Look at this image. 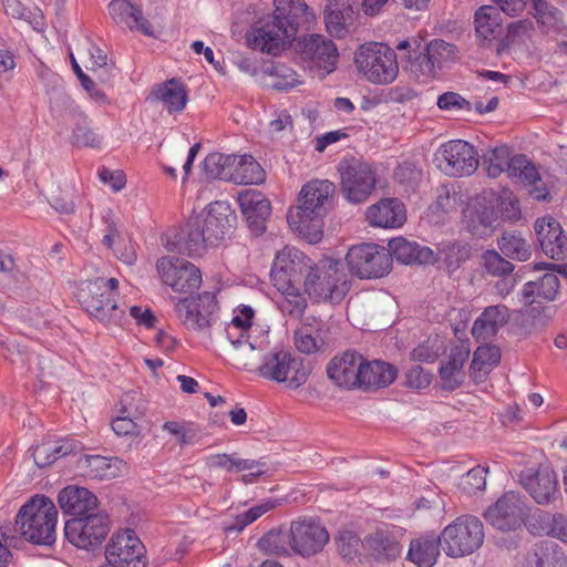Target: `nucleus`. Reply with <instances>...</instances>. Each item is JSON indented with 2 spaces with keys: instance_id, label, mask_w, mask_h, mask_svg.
<instances>
[{
  "instance_id": "nucleus-1",
  "label": "nucleus",
  "mask_w": 567,
  "mask_h": 567,
  "mask_svg": "<svg viewBox=\"0 0 567 567\" xmlns=\"http://www.w3.org/2000/svg\"><path fill=\"white\" fill-rule=\"evenodd\" d=\"M334 192L333 183L315 179L301 188L298 205L289 209L288 224L310 244H316L323 236L322 217L326 215V205Z\"/></svg>"
},
{
  "instance_id": "nucleus-2",
  "label": "nucleus",
  "mask_w": 567,
  "mask_h": 567,
  "mask_svg": "<svg viewBox=\"0 0 567 567\" xmlns=\"http://www.w3.org/2000/svg\"><path fill=\"white\" fill-rule=\"evenodd\" d=\"M237 215L225 200L210 203L202 218H197L188 230L185 249L189 257L202 256L207 248L219 246L236 227Z\"/></svg>"
},
{
  "instance_id": "nucleus-3",
  "label": "nucleus",
  "mask_w": 567,
  "mask_h": 567,
  "mask_svg": "<svg viewBox=\"0 0 567 567\" xmlns=\"http://www.w3.org/2000/svg\"><path fill=\"white\" fill-rule=\"evenodd\" d=\"M117 288L116 278L86 280L79 288L78 300L90 317L107 327H122L126 323V315L115 300Z\"/></svg>"
},
{
  "instance_id": "nucleus-4",
  "label": "nucleus",
  "mask_w": 567,
  "mask_h": 567,
  "mask_svg": "<svg viewBox=\"0 0 567 567\" xmlns=\"http://www.w3.org/2000/svg\"><path fill=\"white\" fill-rule=\"evenodd\" d=\"M58 511L47 496L31 497L17 515L16 524L21 537L34 545L48 546L55 542Z\"/></svg>"
},
{
  "instance_id": "nucleus-5",
  "label": "nucleus",
  "mask_w": 567,
  "mask_h": 567,
  "mask_svg": "<svg viewBox=\"0 0 567 567\" xmlns=\"http://www.w3.org/2000/svg\"><path fill=\"white\" fill-rule=\"evenodd\" d=\"M303 288L313 302L337 305L347 296L350 282L341 261L327 258L315 265L306 275Z\"/></svg>"
},
{
  "instance_id": "nucleus-6",
  "label": "nucleus",
  "mask_w": 567,
  "mask_h": 567,
  "mask_svg": "<svg viewBox=\"0 0 567 567\" xmlns=\"http://www.w3.org/2000/svg\"><path fill=\"white\" fill-rule=\"evenodd\" d=\"M353 61L360 76L374 85L391 84L399 75L396 53L385 43L361 44L354 51Z\"/></svg>"
},
{
  "instance_id": "nucleus-7",
  "label": "nucleus",
  "mask_w": 567,
  "mask_h": 567,
  "mask_svg": "<svg viewBox=\"0 0 567 567\" xmlns=\"http://www.w3.org/2000/svg\"><path fill=\"white\" fill-rule=\"evenodd\" d=\"M257 372L268 381L284 383L287 389L297 390L308 381L311 368L291 351L274 349L264 355Z\"/></svg>"
},
{
  "instance_id": "nucleus-8",
  "label": "nucleus",
  "mask_w": 567,
  "mask_h": 567,
  "mask_svg": "<svg viewBox=\"0 0 567 567\" xmlns=\"http://www.w3.org/2000/svg\"><path fill=\"white\" fill-rule=\"evenodd\" d=\"M484 525L473 515H462L445 526L440 535L441 546L450 557H463L476 551L484 543Z\"/></svg>"
},
{
  "instance_id": "nucleus-9",
  "label": "nucleus",
  "mask_w": 567,
  "mask_h": 567,
  "mask_svg": "<svg viewBox=\"0 0 567 567\" xmlns=\"http://www.w3.org/2000/svg\"><path fill=\"white\" fill-rule=\"evenodd\" d=\"M338 173L341 193L352 204L364 203L375 188V172L360 158L343 157L338 164Z\"/></svg>"
},
{
  "instance_id": "nucleus-10",
  "label": "nucleus",
  "mask_w": 567,
  "mask_h": 567,
  "mask_svg": "<svg viewBox=\"0 0 567 567\" xmlns=\"http://www.w3.org/2000/svg\"><path fill=\"white\" fill-rule=\"evenodd\" d=\"M219 310L216 295L204 291L196 296L181 298L174 311L181 323L188 330L208 332L216 322Z\"/></svg>"
},
{
  "instance_id": "nucleus-11",
  "label": "nucleus",
  "mask_w": 567,
  "mask_h": 567,
  "mask_svg": "<svg viewBox=\"0 0 567 567\" xmlns=\"http://www.w3.org/2000/svg\"><path fill=\"white\" fill-rule=\"evenodd\" d=\"M352 275L360 279H377L386 276L392 268L390 251L377 244L352 246L346 256Z\"/></svg>"
},
{
  "instance_id": "nucleus-12",
  "label": "nucleus",
  "mask_w": 567,
  "mask_h": 567,
  "mask_svg": "<svg viewBox=\"0 0 567 567\" xmlns=\"http://www.w3.org/2000/svg\"><path fill=\"white\" fill-rule=\"evenodd\" d=\"M436 167L446 176H471L478 168L480 159L476 148L463 140L443 143L434 156Z\"/></svg>"
},
{
  "instance_id": "nucleus-13",
  "label": "nucleus",
  "mask_w": 567,
  "mask_h": 567,
  "mask_svg": "<svg viewBox=\"0 0 567 567\" xmlns=\"http://www.w3.org/2000/svg\"><path fill=\"white\" fill-rule=\"evenodd\" d=\"M297 32L274 16L270 21L256 22L247 32L246 41L250 49L276 56L295 39Z\"/></svg>"
},
{
  "instance_id": "nucleus-14",
  "label": "nucleus",
  "mask_w": 567,
  "mask_h": 567,
  "mask_svg": "<svg viewBox=\"0 0 567 567\" xmlns=\"http://www.w3.org/2000/svg\"><path fill=\"white\" fill-rule=\"evenodd\" d=\"M109 532L110 519L102 512L73 517L64 525L65 538L75 547L87 550L100 546Z\"/></svg>"
},
{
  "instance_id": "nucleus-15",
  "label": "nucleus",
  "mask_w": 567,
  "mask_h": 567,
  "mask_svg": "<svg viewBox=\"0 0 567 567\" xmlns=\"http://www.w3.org/2000/svg\"><path fill=\"white\" fill-rule=\"evenodd\" d=\"M528 511L525 498L519 493L509 491L485 511L484 517L499 530L515 532L525 524Z\"/></svg>"
},
{
  "instance_id": "nucleus-16",
  "label": "nucleus",
  "mask_w": 567,
  "mask_h": 567,
  "mask_svg": "<svg viewBox=\"0 0 567 567\" xmlns=\"http://www.w3.org/2000/svg\"><path fill=\"white\" fill-rule=\"evenodd\" d=\"M156 269L162 282L175 292H190L202 285L200 269L184 258L162 257L156 262Z\"/></svg>"
},
{
  "instance_id": "nucleus-17",
  "label": "nucleus",
  "mask_w": 567,
  "mask_h": 567,
  "mask_svg": "<svg viewBox=\"0 0 567 567\" xmlns=\"http://www.w3.org/2000/svg\"><path fill=\"white\" fill-rule=\"evenodd\" d=\"M300 55L307 66L320 78L333 72L339 60L334 42L321 34H309L300 42Z\"/></svg>"
},
{
  "instance_id": "nucleus-18",
  "label": "nucleus",
  "mask_w": 567,
  "mask_h": 567,
  "mask_svg": "<svg viewBox=\"0 0 567 567\" xmlns=\"http://www.w3.org/2000/svg\"><path fill=\"white\" fill-rule=\"evenodd\" d=\"M312 260L296 247L285 246L277 252L270 270L271 285L300 284L313 268Z\"/></svg>"
},
{
  "instance_id": "nucleus-19",
  "label": "nucleus",
  "mask_w": 567,
  "mask_h": 567,
  "mask_svg": "<svg viewBox=\"0 0 567 567\" xmlns=\"http://www.w3.org/2000/svg\"><path fill=\"white\" fill-rule=\"evenodd\" d=\"M328 540L327 529L313 518L296 520L290 526L291 550L303 557L321 551Z\"/></svg>"
},
{
  "instance_id": "nucleus-20",
  "label": "nucleus",
  "mask_w": 567,
  "mask_h": 567,
  "mask_svg": "<svg viewBox=\"0 0 567 567\" xmlns=\"http://www.w3.org/2000/svg\"><path fill=\"white\" fill-rule=\"evenodd\" d=\"M144 553L145 547L135 532L125 529L113 535L106 547L105 558L114 567H144Z\"/></svg>"
},
{
  "instance_id": "nucleus-21",
  "label": "nucleus",
  "mask_w": 567,
  "mask_h": 567,
  "mask_svg": "<svg viewBox=\"0 0 567 567\" xmlns=\"http://www.w3.org/2000/svg\"><path fill=\"white\" fill-rule=\"evenodd\" d=\"M102 244L113 255L126 265H133L136 261V250L132 238L124 231L123 224L115 217L112 209H106L102 215Z\"/></svg>"
},
{
  "instance_id": "nucleus-22",
  "label": "nucleus",
  "mask_w": 567,
  "mask_h": 567,
  "mask_svg": "<svg viewBox=\"0 0 567 567\" xmlns=\"http://www.w3.org/2000/svg\"><path fill=\"white\" fill-rule=\"evenodd\" d=\"M402 529L393 525L379 526L363 539V548L374 560L384 563L401 556Z\"/></svg>"
},
{
  "instance_id": "nucleus-23",
  "label": "nucleus",
  "mask_w": 567,
  "mask_h": 567,
  "mask_svg": "<svg viewBox=\"0 0 567 567\" xmlns=\"http://www.w3.org/2000/svg\"><path fill=\"white\" fill-rule=\"evenodd\" d=\"M362 364V354L353 350H347L329 361L327 375L339 388L355 389L360 384Z\"/></svg>"
},
{
  "instance_id": "nucleus-24",
  "label": "nucleus",
  "mask_w": 567,
  "mask_h": 567,
  "mask_svg": "<svg viewBox=\"0 0 567 567\" xmlns=\"http://www.w3.org/2000/svg\"><path fill=\"white\" fill-rule=\"evenodd\" d=\"M359 10L355 0H328L324 9L327 31L337 38H344L357 28Z\"/></svg>"
},
{
  "instance_id": "nucleus-25",
  "label": "nucleus",
  "mask_w": 567,
  "mask_h": 567,
  "mask_svg": "<svg viewBox=\"0 0 567 567\" xmlns=\"http://www.w3.org/2000/svg\"><path fill=\"white\" fill-rule=\"evenodd\" d=\"M534 228L540 248L546 256L556 260L567 256V235L559 221L551 216L539 217L536 219Z\"/></svg>"
},
{
  "instance_id": "nucleus-26",
  "label": "nucleus",
  "mask_w": 567,
  "mask_h": 567,
  "mask_svg": "<svg viewBox=\"0 0 567 567\" xmlns=\"http://www.w3.org/2000/svg\"><path fill=\"white\" fill-rule=\"evenodd\" d=\"M238 204L249 229L256 235L262 234L271 213V205L266 196L259 190L246 189L239 193Z\"/></svg>"
},
{
  "instance_id": "nucleus-27",
  "label": "nucleus",
  "mask_w": 567,
  "mask_h": 567,
  "mask_svg": "<svg viewBox=\"0 0 567 567\" xmlns=\"http://www.w3.org/2000/svg\"><path fill=\"white\" fill-rule=\"evenodd\" d=\"M58 503L62 512L74 517H84L99 507L96 495L89 488L68 485L58 494Z\"/></svg>"
},
{
  "instance_id": "nucleus-28",
  "label": "nucleus",
  "mask_w": 567,
  "mask_h": 567,
  "mask_svg": "<svg viewBox=\"0 0 567 567\" xmlns=\"http://www.w3.org/2000/svg\"><path fill=\"white\" fill-rule=\"evenodd\" d=\"M79 467L91 480H113L127 473V463L117 456L83 455Z\"/></svg>"
},
{
  "instance_id": "nucleus-29",
  "label": "nucleus",
  "mask_w": 567,
  "mask_h": 567,
  "mask_svg": "<svg viewBox=\"0 0 567 567\" xmlns=\"http://www.w3.org/2000/svg\"><path fill=\"white\" fill-rule=\"evenodd\" d=\"M365 218L372 227L399 228L406 220L405 207L399 199L384 198L367 208Z\"/></svg>"
},
{
  "instance_id": "nucleus-30",
  "label": "nucleus",
  "mask_w": 567,
  "mask_h": 567,
  "mask_svg": "<svg viewBox=\"0 0 567 567\" xmlns=\"http://www.w3.org/2000/svg\"><path fill=\"white\" fill-rule=\"evenodd\" d=\"M523 485L538 504L551 502L558 493L557 475L548 465H540L534 474L524 477Z\"/></svg>"
},
{
  "instance_id": "nucleus-31",
  "label": "nucleus",
  "mask_w": 567,
  "mask_h": 567,
  "mask_svg": "<svg viewBox=\"0 0 567 567\" xmlns=\"http://www.w3.org/2000/svg\"><path fill=\"white\" fill-rule=\"evenodd\" d=\"M109 13L117 24H125L130 30L154 37L151 22L144 17L142 9L130 0H112L109 3Z\"/></svg>"
},
{
  "instance_id": "nucleus-32",
  "label": "nucleus",
  "mask_w": 567,
  "mask_h": 567,
  "mask_svg": "<svg viewBox=\"0 0 567 567\" xmlns=\"http://www.w3.org/2000/svg\"><path fill=\"white\" fill-rule=\"evenodd\" d=\"M471 350L465 344H455L451 348L447 359L440 367L442 386L446 390L458 388L465 378L464 365L470 358Z\"/></svg>"
},
{
  "instance_id": "nucleus-33",
  "label": "nucleus",
  "mask_w": 567,
  "mask_h": 567,
  "mask_svg": "<svg viewBox=\"0 0 567 567\" xmlns=\"http://www.w3.org/2000/svg\"><path fill=\"white\" fill-rule=\"evenodd\" d=\"M452 53V45L444 40H434L425 48V53L420 54L412 65V71L421 82H426L435 74V69L444 56Z\"/></svg>"
},
{
  "instance_id": "nucleus-34",
  "label": "nucleus",
  "mask_w": 567,
  "mask_h": 567,
  "mask_svg": "<svg viewBox=\"0 0 567 567\" xmlns=\"http://www.w3.org/2000/svg\"><path fill=\"white\" fill-rule=\"evenodd\" d=\"M276 19H281L287 25L298 31L315 21V13L305 0H274Z\"/></svg>"
},
{
  "instance_id": "nucleus-35",
  "label": "nucleus",
  "mask_w": 567,
  "mask_h": 567,
  "mask_svg": "<svg viewBox=\"0 0 567 567\" xmlns=\"http://www.w3.org/2000/svg\"><path fill=\"white\" fill-rule=\"evenodd\" d=\"M509 317V309L506 306H489L485 308L481 316L474 321L472 334L476 339H489L508 322Z\"/></svg>"
},
{
  "instance_id": "nucleus-36",
  "label": "nucleus",
  "mask_w": 567,
  "mask_h": 567,
  "mask_svg": "<svg viewBox=\"0 0 567 567\" xmlns=\"http://www.w3.org/2000/svg\"><path fill=\"white\" fill-rule=\"evenodd\" d=\"M389 251L393 258L404 265L432 264L435 256L429 247H421L415 241H409L403 237L393 238L389 241Z\"/></svg>"
},
{
  "instance_id": "nucleus-37",
  "label": "nucleus",
  "mask_w": 567,
  "mask_h": 567,
  "mask_svg": "<svg viewBox=\"0 0 567 567\" xmlns=\"http://www.w3.org/2000/svg\"><path fill=\"white\" fill-rule=\"evenodd\" d=\"M559 290V279L554 272H546L538 280L528 281L522 290V302L525 306L551 301Z\"/></svg>"
},
{
  "instance_id": "nucleus-38",
  "label": "nucleus",
  "mask_w": 567,
  "mask_h": 567,
  "mask_svg": "<svg viewBox=\"0 0 567 567\" xmlns=\"http://www.w3.org/2000/svg\"><path fill=\"white\" fill-rule=\"evenodd\" d=\"M255 311L249 306H241L235 312L228 328L227 336L235 351L254 352L255 347L248 341L245 332L250 328Z\"/></svg>"
},
{
  "instance_id": "nucleus-39",
  "label": "nucleus",
  "mask_w": 567,
  "mask_h": 567,
  "mask_svg": "<svg viewBox=\"0 0 567 567\" xmlns=\"http://www.w3.org/2000/svg\"><path fill=\"white\" fill-rule=\"evenodd\" d=\"M396 374L394 365L380 360L367 361L363 358L359 388L388 386L395 380Z\"/></svg>"
},
{
  "instance_id": "nucleus-40",
  "label": "nucleus",
  "mask_w": 567,
  "mask_h": 567,
  "mask_svg": "<svg viewBox=\"0 0 567 567\" xmlns=\"http://www.w3.org/2000/svg\"><path fill=\"white\" fill-rule=\"evenodd\" d=\"M280 293L281 300L278 308L284 315L291 318H301L308 307L305 290H301L300 284L272 285Z\"/></svg>"
},
{
  "instance_id": "nucleus-41",
  "label": "nucleus",
  "mask_w": 567,
  "mask_h": 567,
  "mask_svg": "<svg viewBox=\"0 0 567 567\" xmlns=\"http://www.w3.org/2000/svg\"><path fill=\"white\" fill-rule=\"evenodd\" d=\"M440 536H422L410 543L406 558L417 567H432L440 556Z\"/></svg>"
},
{
  "instance_id": "nucleus-42",
  "label": "nucleus",
  "mask_w": 567,
  "mask_h": 567,
  "mask_svg": "<svg viewBox=\"0 0 567 567\" xmlns=\"http://www.w3.org/2000/svg\"><path fill=\"white\" fill-rule=\"evenodd\" d=\"M152 97L162 103L168 113L181 112L187 103L186 89L179 81L171 79L152 92Z\"/></svg>"
},
{
  "instance_id": "nucleus-43",
  "label": "nucleus",
  "mask_w": 567,
  "mask_h": 567,
  "mask_svg": "<svg viewBox=\"0 0 567 567\" xmlns=\"http://www.w3.org/2000/svg\"><path fill=\"white\" fill-rule=\"evenodd\" d=\"M528 567H567V556L553 542L536 544L527 558Z\"/></svg>"
},
{
  "instance_id": "nucleus-44",
  "label": "nucleus",
  "mask_w": 567,
  "mask_h": 567,
  "mask_svg": "<svg viewBox=\"0 0 567 567\" xmlns=\"http://www.w3.org/2000/svg\"><path fill=\"white\" fill-rule=\"evenodd\" d=\"M501 351L495 346H481L473 355L470 372L473 380L483 382L488 373L499 363Z\"/></svg>"
},
{
  "instance_id": "nucleus-45",
  "label": "nucleus",
  "mask_w": 567,
  "mask_h": 567,
  "mask_svg": "<svg viewBox=\"0 0 567 567\" xmlns=\"http://www.w3.org/2000/svg\"><path fill=\"white\" fill-rule=\"evenodd\" d=\"M230 182L235 184H259L265 181V171L251 155H236Z\"/></svg>"
},
{
  "instance_id": "nucleus-46",
  "label": "nucleus",
  "mask_w": 567,
  "mask_h": 567,
  "mask_svg": "<svg viewBox=\"0 0 567 567\" xmlns=\"http://www.w3.org/2000/svg\"><path fill=\"white\" fill-rule=\"evenodd\" d=\"M476 33L483 40H491L503 33V21L499 9L482 6L475 13Z\"/></svg>"
},
{
  "instance_id": "nucleus-47",
  "label": "nucleus",
  "mask_w": 567,
  "mask_h": 567,
  "mask_svg": "<svg viewBox=\"0 0 567 567\" xmlns=\"http://www.w3.org/2000/svg\"><path fill=\"white\" fill-rule=\"evenodd\" d=\"M498 198L493 189H484L473 202V214L478 223L485 227H492L498 223Z\"/></svg>"
},
{
  "instance_id": "nucleus-48",
  "label": "nucleus",
  "mask_w": 567,
  "mask_h": 567,
  "mask_svg": "<svg viewBox=\"0 0 567 567\" xmlns=\"http://www.w3.org/2000/svg\"><path fill=\"white\" fill-rule=\"evenodd\" d=\"M235 154L210 153L204 161V171L207 176L230 182Z\"/></svg>"
},
{
  "instance_id": "nucleus-49",
  "label": "nucleus",
  "mask_w": 567,
  "mask_h": 567,
  "mask_svg": "<svg viewBox=\"0 0 567 567\" xmlns=\"http://www.w3.org/2000/svg\"><path fill=\"white\" fill-rule=\"evenodd\" d=\"M507 176L525 185H533L540 181L536 167L528 161L527 156L523 154L512 157Z\"/></svg>"
},
{
  "instance_id": "nucleus-50",
  "label": "nucleus",
  "mask_w": 567,
  "mask_h": 567,
  "mask_svg": "<svg viewBox=\"0 0 567 567\" xmlns=\"http://www.w3.org/2000/svg\"><path fill=\"white\" fill-rule=\"evenodd\" d=\"M501 251L512 259L527 260L530 255V245L516 233H504L498 240Z\"/></svg>"
},
{
  "instance_id": "nucleus-51",
  "label": "nucleus",
  "mask_w": 567,
  "mask_h": 567,
  "mask_svg": "<svg viewBox=\"0 0 567 567\" xmlns=\"http://www.w3.org/2000/svg\"><path fill=\"white\" fill-rule=\"evenodd\" d=\"M257 546L267 555L288 556L291 549L290 534L271 529L258 540Z\"/></svg>"
},
{
  "instance_id": "nucleus-52",
  "label": "nucleus",
  "mask_w": 567,
  "mask_h": 567,
  "mask_svg": "<svg viewBox=\"0 0 567 567\" xmlns=\"http://www.w3.org/2000/svg\"><path fill=\"white\" fill-rule=\"evenodd\" d=\"M293 341L297 350L305 354L316 353L324 346L320 329H310L306 323L295 331Z\"/></svg>"
},
{
  "instance_id": "nucleus-53",
  "label": "nucleus",
  "mask_w": 567,
  "mask_h": 567,
  "mask_svg": "<svg viewBox=\"0 0 567 567\" xmlns=\"http://www.w3.org/2000/svg\"><path fill=\"white\" fill-rule=\"evenodd\" d=\"M206 465L210 468H221L227 472H244L256 468L258 462L248 458H237L230 454H212L207 456Z\"/></svg>"
},
{
  "instance_id": "nucleus-54",
  "label": "nucleus",
  "mask_w": 567,
  "mask_h": 567,
  "mask_svg": "<svg viewBox=\"0 0 567 567\" xmlns=\"http://www.w3.org/2000/svg\"><path fill=\"white\" fill-rule=\"evenodd\" d=\"M512 151L506 145L496 146L485 155L487 175L497 178L502 173H508V165L512 159Z\"/></svg>"
},
{
  "instance_id": "nucleus-55",
  "label": "nucleus",
  "mask_w": 567,
  "mask_h": 567,
  "mask_svg": "<svg viewBox=\"0 0 567 567\" xmlns=\"http://www.w3.org/2000/svg\"><path fill=\"white\" fill-rule=\"evenodd\" d=\"M278 505V502L276 499H266L261 503L250 507L246 512L237 515L235 517V520L231 525L226 527L227 532H241L245 529L248 525L256 522L259 517H261L264 514L268 513L269 511L276 508Z\"/></svg>"
},
{
  "instance_id": "nucleus-56",
  "label": "nucleus",
  "mask_w": 567,
  "mask_h": 567,
  "mask_svg": "<svg viewBox=\"0 0 567 567\" xmlns=\"http://www.w3.org/2000/svg\"><path fill=\"white\" fill-rule=\"evenodd\" d=\"M71 143L78 147L101 148L103 138L90 127L87 117L82 116L72 132Z\"/></svg>"
},
{
  "instance_id": "nucleus-57",
  "label": "nucleus",
  "mask_w": 567,
  "mask_h": 567,
  "mask_svg": "<svg viewBox=\"0 0 567 567\" xmlns=\"http://www.w3.org/2000/svg\"><path fill=\"white\" fill-rule=\"evenodd\" d=\"M444 351V342L437 336L429 337L411 352V359L421 363L435 362Z\"/></svg>"
},
{
  "instance_id": "nucleus-58",
  "label": "nucleus",
  "mask_w": 567,
  "mask_h": 567,
  "mask_svg": "<svg viewBox=\"0 0 567 567\" xmlns=\"http://www.w3.org/2000/svg\"><path fill=\"white\" fill-rule=\"evenodd\" d=\"M538 520L544 525L543 533L567 544V514L540 513Z\"/></svg>"
},
{
  "instance_id": "nucleus-59",
  "label": "nucleus",
  "mask_w": 567,
  "mask_h": 567,
  "mask_svg": "<svg viewBox=\"0 0 567 567\" xmlns=\"http://www.w3.org/2000/svg\"><path fill=\"white\" fill-rule=\"evenodd\" d=\"M534 17L547 30H558L561 22V12L545 0H533Z\"/></svg>"
},
{
  "instance_id": "nucleus-60",
  "label": "nucleus",
  "mask_w": 567,
  "mask_h": 567,
  "mask_svg": "<svg viewBox=\"0 0 567 567\" xmlns=\"http://www.w3.org/2000/svg\"><path fill=\"white\" fill-rule=\"evenodd\" d=\"M4 11L14 19H20L30 24H39L38 19H42L38 9L29 6V0H2Z\"/></svg>"
},
{
  "instance_id": "nucleus-61",
  "label": "nucleus",
  "mask_w": 567,
  "mask_h": 567,
  "mask_svg": "<svg viewBox=\"0 0 567 567\" xmlns=\"http://www.w3.org/2000/svg\"><path fill=\"white\" fill-rule=\"evenodd\" d=\"M270 76L271 86L280 91L291 90L302 83L301 76L295 70L282 64L274 66Z\"/></svg>"
},
{
  "instance_id": "nucleus-62",
  "label": "nucleus",
  "mask_w": 567,
  "mask_h": 567,
  "mask_svg": "<svg viewBox=\"0 0 567 567\" xmlns=\"http://www.w3.org/2000/svg\"><path fill=\"white\" fill-rule=\"evenodd\" d=\"M482 266L487 274L494 277H503L509 275L514 267L504 259L496 250H486L482 255Z\"/></svg>"
},
{
  "instance_id": "nucleus-63",
  "label": "nucleus",
  "mask_w": 567,
  "mask_h": 567,
  "mask_svg": "<svg viewBox=\"0 0 567 567\" xmlns=\"http://www.w3.org/2000/svg\"><path fill=\"white\" fill-rule=\"evenodd\" d=\"M498 204V216L499 220H516L520 217V207L516 196L504 189L497 193Z\"/></svg>"
},
{
  "instance_id": "nucleus-64",
  "label": "nucleus",
  "mask_w": 567,
  "mask_h": 567,
  "mask_svg": "<svg viewBox=\"0 0 567 567\" xmlns=\"http://www.w3.org/2000/svg\"><path fill=\"white\" fill-rule=\"evenodd\" d=\"M488 473V468L484 466H475L470 470L462 477V488L464 492L468 494H476L477 492H482L486 486V475Z\"/></svg>"
}]
</instances>
